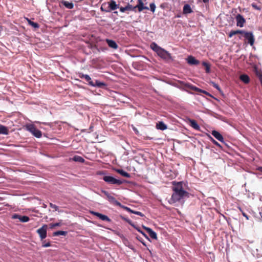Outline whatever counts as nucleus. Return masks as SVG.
I'll return each instance as SVG.
<instances>
[{"label":"nucleus","mask_w":262,"mask_h":262,"mask_svg":"<svg viewBox=\"0 0 262 262\" xmlns=\"http://www.w3.org/2000/svg\"><path fill=\"white\" fill-rule=\"evenodd\" d=\"M172 184L173 192L170 200L173 203L180 202L181 200L189 197V193L183 188V182L173 181Z\"/></svg>","instance_id":"nucleus-1"},{"label":"nucleus","mask_w":262,"mask_h":262,"mask_svg":"<svg viewBox=\"0 0 262 262\" xmlns=\"http://www.w3.org/2000/svg\"><path fill=\"white\" fill-rule=\"evenodd\" d=\"M238 33L244 35V37L248 40V42L250 46H252L254 45L255 39L251 32H245L243 30L232 31L230 32V37L233 35Z\"/></svg>","instance_id":"nucleus-2"},{"label":"nucleus","mask_w":262,"mask_h":262,"mask_svg":"<svg viewBox=\"0 0 262 262\" xmlns=\"http://www.w3.org/2000/svg\"><path fill=\"white\" fill-rule=\"evenodd\" d=\"M102 179L109 184L120 185L125 182L124 180H118L110 176H105L103 177Z\"/></svg>","instance_id":"nucleus-3"},{"label":"nucleus","mask_w":262,"mask_h":262,"mask_svg":"<svg viewBox=\"0 0 262 262\" xmlns=\"http://www.w3.org/2000/svg\"><path fill=\"white\" fill-rule=\"evenodd\" d=\"M26 129L28 131L32 133L34 136L37 138H39L42 136L41 132L38 129L34 124H27L26 125Z\"/></svg>","instance_id":"nucleus-4"},{"label":"nucleus","mask_w":262,"mask_h":262,"mask_svg":"<svg viewBox=\"0 0 262 262\" xmlns=\"http://www.w3.org/2000/svg\"><path fill=\"white\" fill-rule=\"evenodd\" d=\"M158 55L163 59L166 61L173 60L171 54L163 48H161L157 53Z\"/></svg>","instance_id":"nucleus-5"},{"label":"nucleus","mask_w":262,"mask_h":262,"mask_svg":"<svg viewBox=\"0 0 262 262\" xmlns=\"http://www.w3.org/2000/svg\"><path fill=\"white\" fill-rule=\"evenodd\" d=\"M47 225H43L41 228L37 230V232L39 235V237L41 239L45 238L47 236Z\"/></svg>","instance_id":"nucleus-6"},{"label":"nucleus","mask_w":262,"mask_h":262,"mask_svg":"<svg viewBox=\"0 0 262 262\" xmlns=\"http://www.w3.org/2000/svg\"><path fill=\"white\" fill-rule=\"evenodd\" d=\"M12 219H18L22 223H26L29 221L30 218L26 215L21 216L18 214L14 213L12 215Z\"/></svg>","instance_id":"nucleus-7"},{"label":"nucleus","mask_w":262,"mask_h":262,"mask_svg":"<svg viewBox=\"0 0 262 262\" xmlns=\"http://www.w3.org/2000/svg\"><path fill=\"white\" fill-rule=\"evenodd\" d=\"M91 213L98 217L99 219L101 220L102 221H106L108 222H110L111 221V220L106 215L94 211H91Z\"/></svg>","instance_id":"nucleus-8"},{"label":"nucleus","mask_w":262,"mask_h":262,"mask_svg":"<svg viewBox=\"0 0 262 262\" xmlns=\"http://www.w3.org/2000/svg\"><path fill=\"white\" fill-rule=\"evenodd\" d=\"M236 25L240 27H243L246 22L245 18L241 14H237L236 16Z\"/></svg>","instance_id":"nucleus-9"},{"label":"nucleus","mask_w":262,"mask_h":262,"mask_svg":"<svg viewBox=\"0 0 262 262\" xmlns=\"http://www.w3.org/2000/svg\"><path fill=\"white\" fill-rule=\"evenodd\" d=\"M135 10L136 11V9L137 8L139 12H141L143 10H148L149 8L147 6H144V4L142 0H138V4L135 6Z\"/></svg>","instance_id":"nucleus-10"},{"label":"nucleus","mask_w":262,"mask_h":262,"mask_svg":"<svg viewBox=\"0 0 262 262\" xmlns=\"http://www.w3.org/2000/svg\"><path fill=\"white\" fill-rule=\"evenodd\" d=\"M143 228L147 232L150 237L154 239H157V233L153 231L151 228L149 227H145L143 226Z\"/></svg>","instance_id":"nucleus-11"},{"label":"nucleus","mask_w":262,"mask_h":262,"mask_svg":"<svg viewBox=\"0 0 262 262\" xmlns=\"http://www.w3.org/2000/svg\"><path fill=\"white\" fill-rule=\"evenodd\" d=\"M187 61L190 65H198L200 62L192 56H189L187 58Z\"/></svg>","instance_id":"nucleus-12"},{"label":"nucleus","mask_w":262,"mask_h":262,"mask_svg":"<svg viewBox=\"0 0 262 262\" xmlns=\"http://www.w3.org/2000/svg\"><path fill=\"white\" fill-rule=\"evenodd\" d=\"M120 11L121 12H124L125 11H132L134 12H136L135 6H133L132 5L128 4L125 7H120Z\"/></svg>","instance_id":"nucleus-13"},{"label":"nucleus","mask_w":262,"mask_h":262,"mask_svg":"<svg viewBox=\"0 0 262 262\" xmlns=\"http://www.w3.org/2000/svg\"><path fill=\"white\" fill-rule=\"evenodd\" d=\"M79 76L80 78H84L88 82L89 85L91 86L93 85V81L92 80V79L89 75L80 73Z\"/></svg>","instance_id":"nucleus-14"},{"label":"nucleus","mask_w":262,"mask_h":262,"mask_svg":"<svg viewBox=\"0 0 262 262\" xmlns=\"http://www.w3.org/2000/svg\"><path fill=\"white\" fill-rule=\"evenodd\" d=\"M211 134L217 140L224 143V138L219 132L216 130H212Z\"/></svg>","instance_id":"nucleus-15"},{"label":"nucleus","mask_w":262,"mask_h":262,"mask_svg":"<svg viewBox=\"0 0 262 262\" xmlns=\"http://www.w3.org/2000/svg\"><path fill=\"white\" fill-rule=\"evenodd\" d=\"M119 8V5L117 4L116 2L114 0H112L110 3H108V10H110V12L111 11L115 10Z\"/></svg>","instance_id":"nucleus-16"},{"label":"nucleus","mask_w":262,"mask_h":262,"mask_svg":"<svg viewBox=\"0 0 262 262\" xmlns=\"http://www.w3.org/2000/svg\"><path fill=\"white\" fill-rule=\"evenodd\" d=\"M106 42L107 43L109 47L113 49H117L118 48V46L117 43L113 40L106 39Z\"/></svg>","instance_id":"nucleus-17"},{"label":"nucleus","mask_w":262,"mask_h":262,"mask_svg":"<svg viewBox=\"0 0 262 262\" xmlns=\"http://www.w3.org/2000/svg\"><path fill=\"white\" fill-rule=\"evenodd\" d=\"M91 86L93 87L102 88L105 87L106 86V84L103 82H101L98 80H96L95 82H93V85H92Z\"/></svg>","instance_id":"nucleus-18"},{"label":"nucleus","mask_w":262,"mask_h":262,"mask_svg":"<svg viewBox=\"0 0 262 262\" xmlns=\"http://www.w3.org/2000/svg\"><path fill=\"white\" fill-rule=\"evenodd\" d=\"M189 122L190 123V125L193 128H194L197 130H200V127L195 120H194L193 119H189Z\"/></svg>","instance_id":"nucleus-19"},{"label":"nucleus","mask_w":262,"mask_h":262,"mask_svg":"<svg viewBox=\"0 0 262 262\" xmlns=\"http://www.w3.org/2000/svg\"><path fill=\"white\" fill-rule=\"evenodd\" d=\"M156 128L161 130H164L167 129V126L163 121H159L156 124Z\"/></svg>","instance_id":"nucleus-20"},{"label":"nucleus","mask_w":262,"mask_h":262,"mask_svg":"<svg viewBox=\"0 0 262 262\" xmlns=\"http://www.w3.org/2000/svg\"><path fill=\"white\" fill-rule=\"evenodd\" d=\"M60 3L64 5L67 9H72L74 8V4L72 2L61 0Z\"/></svg>","instance_id":"nucleus-21"},{"label":"nucleus","mask_w":262,"mask_h":262,"mask_svg":"<svg viewBox=\"0 0 262 262\" xmlns=\"http://www.w3.org/2000/svg\"><path fill=\"white\" fill-rule=\"evenodd\" d=\"M116 171L124 177L127 178L130 177V174L129 173L125 171L124 170L122 169H116Z\"/></svg>","instance_id":"nucleus-22"},{"label":"nucleus","mask_w":262,"mask_h":262,"mask_svg":"<svg viewBox=\"0 0 262 262\" xmlns=\"http://www.w3.org/2000/svg\"><path fill=\"white\" fill-rule=\"evenodd\" d=\"M108 201L112 204L116 206H121V203L118 202L116 199L112 195L109 196L107 198Z\"/></svg>","instance_id":"nucleus-23"},{"label":"nucleus","mask_w":262,"mask_h":262,"mask_svg":"<svg viewBox=\"0 0 262 262\" xmlns=\"http://www.w3.org/2000/svg\"><path fill=\"white\" fill-rule=\"evenodd\" d=\"M183 12L185 14L191 13L192 12V10L189 4H185L183 9Z\"/></svg>","instance_id":"nucleus-24"},{"label":"nucleus","mask_w":262,"mask_h":262,"mask_svg":"<svg viewBox=\"0 0 262 262\" xmlns=\"http://www.w3.org/2000/svg\"><path fill=\"white\" fill-rule=\"evenodd\" d=\"M240 80L245 84H247L250 81L249 77L246 74H242L239 76Z\"/></svg>","instance_id":"nucleus-25"},{"label":"nucleus","mask_w":262,"mask_h":262,"mask_svg":"<svg viewBox=\"0 0 262 262\" xmlns=\"http://www.w3.org/2000/svg\"><path fill=\"white\" fill-rule=\"evenodd\" d=\"M151 49L155 51L157 54L162 48L161 47L159 46L156 43L152 42L150 45Z\"/></svg>","instance_id":"nucleus-26"},{"label":"nucleus","mask_w":262,"mask_h":262,"mask_svg":"<svg viewBox=\"0 0 262 262\" xmlns=\"http://www.w3.org/2000/svg\"><path fill=\"white\" fill-rule=\"evenodd\" d=\"M9 134L8 127L3 125H0V134L7 135Z\"/></svg>","instance_id":"nucleus-27"},{"label":"nucleus","mask_w":262,"mask_h":262,"mask_svg":"<svg viewBox=\"0 0 262 262\" xmlns=\"http://www.w3.org/2000/svg\"><path fill=\"white\" fill-rule=\"evenodd\" d=\"M72 159L75 162H77L81 163H84L85 161V160L82 157L77 155L74 156Z\"/></svg>","instance_id":"nucleus-28"},{"label":"nucleus","mask_w":262,"mask_h":262,"mask_svg":"<svg viewBox=\"0 0 262 262\" xmlns=\"http://www.w3.org/2000/svg\"><path fill=\"white\" fill-rule=\"evenodd\" d=\"M68 232L64 231H57L54 232L53 233V235L54 236H59V235H66Z\"/></svg>","instance_id":"nucleus-29"},{"label":"nucleus","mask_w":262,"mask_h":262,"mask_svg":"<svg viewBox=\"0 0 262 262\" xmlns=\"http://www.w3.org/2000/svg\"><path fill=\"white\" fill-rule=\"evenodd\" d=\"M202 65L205 67V71H206V72L207 73H210V65L208 63L205 62V61H203L202 62Z\"/></svg>","instance_id":"nucleus-30"},{"label":"nucleus","mask_w":262,"mask_h":262,"mask_svg":"<svg viewBox=\"0 0 262 262\" xmlns=\"http://www.w3.org/2000/svg\"><path fill=\"white\" fill-rule=\"evenodd\" d=\"M121 218L122 220L125 221L127 223H128L130 225H131L132 227H135V224L132 222V221L129 220V219L123 216H121Z\"/></svg>","instance_id":"nucleus-31"},{"label":"nucleus","mask_w":262,"mask_h":262,"mask_svg":"<svg viewBox=\"0 0 262 262\" xmlns=\"http://www.w3.org/2000/svg\"><path fill=\"white\" fill-rule=\"evenodd\" d=\"M28 23L34 28H38L39 27V25L37 23H35L30 20H28Z\"/></svg>","instance_id":"nucleus-32"},{"label":"nucleus","mask_w":262,"mask_h":262,"mask_svg":"<svg viewBox=\"0 0 262 262\" xmlns=\"http://www.w3.org/2000/svg\"><path fill=\"white\" fill-rule=\"evenodd\" d=\"M119 206L130 213H133V210L131 209L130 208H129L127 206H125L122 205L121 204V206Z\"/></svg>","instance_id":"nucleus-33"},{"label":"nucleus","mask_w":262,"mask_h":262,"mask_svg":"<svg viewBox=\"0 0 262 262\" xmlns=\"http://www.w3.org/2000/svg\"><path fill=\"white\" fill-rule=\"evenodd\" d=\"M106 3H103L100 7V10L102 12H110L108 8H104V6H106Z\"/></svg>","instance_id":"nucleus-34"},{"label":"nucleus","mask_w":262,"mask_h":262,"mask_svg":"<svg viewBox=\"0 0 262 262\" xmlns=\"http://www.w3.org/2000/svg\"><path fill=\"white\" fill-rule=\"evenodd\" d=\"M149 7H150V11L152 12H154L155 11V10L156 8V5L155 4V3H150L149 5Z\"/></svg>","instance_id":"nucleus-35"},{"label":"nucleus","mask_w":262,"mask_h":262,"mask_svg":"<svg viewBox=\"0 0 262 262\" xmlns=\"http://www.w3.org/2000/svg\"><path fill=\"white\" fill-rule=\"evenodd\" d=\"M189 88L191 90H193L197 92H199V91H201V89H200L194 85H190V86H189Z\"/></svg>","instance_id":"nucleus-36"},{"label":"nucleus","mask_w":262,"mask_h":262,"mask_svg":"<svg viewBox=\"0 0 262 262\" xmlns=\"http://www.w3.org/2000/svg\"><path fill=\"white\" fill-rule=\"evenodd\" d=\"M133 213L137 214V215H140V216H141L142 217H143L144 216V214L142 213L141 212H140V211H137L133 210Z\"/></svg>","instance_id":"nucleus-37"},{"label":"nucleus","mask_w":262,"mask_h":262,"mask_svg":"<svg viewBox=\"0 0 262 262\" xmlns=\"http://www.w3.org/2000/svg\"><path fill=\"white\" fill-rule=\"evenodd\" d=\"M60 225H61V223H54V224H51L50 225L51 228H54L55 227H56V226H59Z\"/></svg>","instance_id":"nucleus-38"},{"label":"nucleus","mask_w":262,"mask_h":262,"mask_svg":"<svg viewBox=\"0 0 262 262\" xmlns=\"http://www.w3.org/2000/svg\"><path fill=\"white\" fill-rule=\"evenodd\" d=\"M50 206L51 208L54 209L55 210V211H57L58 209V207L57 205H56L55 204H52L51 203H50Z\"/></svg>","instance_id":"nucleus-39"},{"label":"nucleus","mask_w":262,"mask_h":262,"mask_svg":"<svg viewBox=\"0 0 262 262\" xmlns=\"http://www.w3.org/2000/svg\"><path fill=\"white\" fill-rule=\"evenodd\" d=\"M211 84L212 85L216 88V89L220 90V87L218 85V84H217L216 83L214 82H211Z\"/></svg>","instance_id":"nucleus-40"},{"label":"nucleus","mask_w":262,"mask_h":262,"mask_svg":"<svg viewBox=\"0 0 262 262\" xmlns=\"http://www.w3.org/2000/svg\"><path fill=\"white\" fill-rule=\"evenodd\" d=\"M102 192L106 196L107 198H108L109 197V196L111 195V194L107 191H105V190H102Z\"/></svg>","instance_id":"nucleus-41"},{"label":"nucleus","mask_w":262,"mask_h":262,"mask_svg":"<svg viewBox=\"0 0 262 262\" xmlns=\"http://www.w3.org/2000/svg\"><path fill=\"white\" fill-rule=\"evenodd\" d=\"M132 128H133V130L135 132V133H136V134H137V135L139 134V131L137 128H136L135 126H133Z\"/></svg>","instance_id":"nucleus-42"},{"label":"nucleus","mask_w":262,"mask_h":262,"mask_svg":"<svg viewBox=\"0 0 262 262\" xmlns=\"http://www.w3.org/2000/svg\"><path fill=\"white\" fill-rule=\"evenodd\" d=\"M140 233H141L145 237H146L147 239H148V240H149V238H148V237L147 236V235L143 231H140Z\"/></svg>","instance_id":"nucleus-43"},{"label":"nucleus","mask_w":262,"mask_h":262,"mask_svg":"<svg viewBox=\"0 0 262 262\" xmlns=\"http://www.w3.org/2000/svg\"><path fill=\"white\" fill-rule=\"evenodd\" d=\"M140 233H141L145 237H146L147 239H148V240H149V238H148V237L147 236V235L143 231H140Z\"/></svg>","instance_id":"nucleus-44"},{"label":"nucleus","mask_w":262,"mask_h":262,"mask_svg":"<svg viewBox=\"0 0 262 262\" xmlns=\"http://www.w3.org/2000/svg\"><path fill=\"white\" fill-rule=\"evenodd\" d=\"M50 246H51V244H50V243L49 242H48V243H45V244H44L42 245V246H43V247H50Z\"/></svg>","instance_id":"nucleus-45"},{"label":"nucleus","mask_w":262,"mask_h":262,"mask_svg":"<svg viewBox=\"0 0 262 262\" xmlns=\"http://www.w3.org/2000/svg\"><path fill=\"white\" fill-rule=\"evenodd\" d=\"M199 92L205 94L206 95H208V96H211V95H210L207 92H206L204 90H201V91H199Z\"/></svg>","instance_id":"nucleus-46"},{"label":"nucleus","mask_w":262,"mask_h":262,"mask_svg":"<svg viewBox=\"0 0 262 262\" xmlns=\"http://www.w3.org/2000/svg\"><path fill=\"white\" fill-rule=\"evenodd\" d=\"M199 92L205 94L206 95H208V96H211V95H210L207 92H206L204 90H201V91H199Z\"/></svg>","instance_id":"nucleus-47"},{"label":"nucleus","mask_w":262,"mask_h":262,"mask_svg":"<svg viewBox=\"0 0 262 262\" xmlns=\"http://www.w3.org/2000/svg\"><path fill=\"white\" fill-rule=\"evenodd\" d=\"M127 246L131 250H133L134 251H135V249L134 247L132 245L129 244Z\"/></svg>","instance_id":"nucleus-48"},{"label":"nucleus","mask_w":262,"mask_h":262,"mask_svg":"<svg viewBox=\"0 0 262 262\" xmlns=\"http://www.w3.org/2000/svg\"><path fill=\"white\" fill-rule=\"evenodd\" d=\"M212 141L213 142V143L215 144L217 146H220V144L217 142H216L215 140H214L212 138Z\"/></svg>","instance_id":"nucleus-49"},{"label":"nucleus","mask_w":262,"mask_h":262,"mask_svg":"<svg viewBox=\"0 0 262 262\" xmlns=\"http://www.w3.org/2000/svg\"><path fill=\"white\" fill-rule=\"evenodd\" d=\"M134 228H135L139 232H140V231H141L142 230L140 229V228L136 226L135 225V227H133Z\"/></svg>","instance_id":"nucleus-50"},{"label":"nucleus","mask_w":262,"mask_h":262,"mask_svg":"<svg viewBox=\"0 0 262 262\" xmlns=\"http://www.w3.org/2000/svg\"><path fill=\"white\" fill-rule=\"evenodd\" d=\"M203 2L205 3H208L209 2V0H203Z\"/></svg>","instance_id":"nucleus-51"},{"label":"nucleus","mask_w":262,"mask_h":262,"mask_svg":"<svg viewBox=\"0 0 262 262\" xmlns=\"http://www.w3.org/2000/svg\"><path fill=\"white\" fill-rule=\"evenodd\" d=\"M252 6H253V7H254V8H256V9H257V7H256V6H255V5H252Z\"/></svg>","instance_id":"nucleus-52"},{"label":"nucleus","mask_w":262,"mask_h":262,"mask_svg":"<svg viewBox=\"0 0 262 262\" xmlns=\"http://www.w3.org/2000/svg\"><path fill=\"white\" fill-rule=\"evenodd\" d=\"M243 214H244V215L245 217H246V218H247V219H248V216H247V215H246L245 214H244V213Z\"/></svg>","instance_id":"nucleus-53"},{"label":"nucleus","mask_w":262,"mask_h":262,"mask_svg":"<svg viewBox=\"0 0 262 262\" xmlns=\"http://www.w3.org/2000/svg\"><path fill=\"white\" fill-rule=\"evenodd\" d=\"M43 207L46 208V207H47V206H46V205H45V204H44V205H43Z\"/></svg>","instance_id":"nucleus-54"},{"label":"nucleus","mask_w":262,"mask_h":262,"mask_svg":"<svg viewBox=\"0 0 262 262\" xmlns=\"http://www.w3.org/2000/svg\"><path fill=\"white\" fill-rule=\"evenodd\" d=\"M141 242L143 244V245H145V243L144 242Z\"/></svg>","instance_id":"nucleus-55"},{"label":"nucleus","mask_w":262,"mask_h":262,"mask_svg":"<svg viewBox=\"0 0 262 262\" xmlns=\"http://www.w3.org/2000/svg\"><path fill=\"white\" fill-rule=\"evenodd\" d=\"M114 13H115V14H117V11H115Z\"/></svg>","instance_id":"nucleus-56"}]
</instances>
